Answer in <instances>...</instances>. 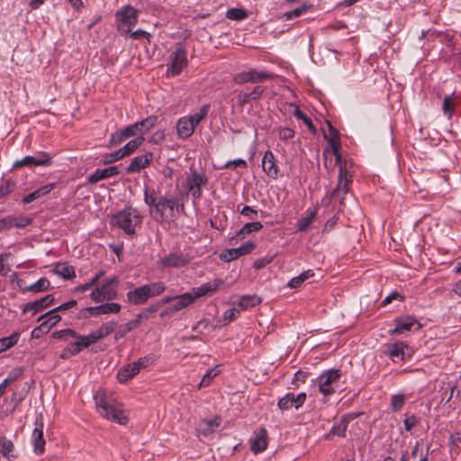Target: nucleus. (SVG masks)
Instances as JSON below:
<instances>
[{
	"label": "nucleus",
	"instance_id": "1",
	"mask_svg": "<svg viewBox=\"0 0 461 461\" xmlns=\"http://www.w3.org/2000/svg\"><path fill=\"white\" fill-rule=\"evenodd\" d=\"M94 400L96 411L103 418L121 425L128 422L122 404L112 392L100 388L94 394Z\"/></svg>",
	"mask_w": 461,
	"mask_h": 461
},
{
	"label": "nucleus",
	"instance_id": "2",
	"mask_svg": "<svg viewBox=\"0 0 461 461\" xmlns=\"http://www.w3.org/2000/svg\"><path fill=\"white\" fill-rule=\"evenodd\" d=\"M112 222L126 234L133 235L142 222V216L137 209L126 207L113 215Z\"/></svg>",
	"mask_w": 461,
	"mask_h": 461
},
{
	"label": "nucleus",
	"instance_id": "3",
	"mask_svg": "<svg viewBox=\"0 0 461 461\" xmlns=\"http://www.w3.org/2000/svg\"><path fill=\"white\" fill-rule=\"evenodd\" d=\"M176 200L174 197L161 196L155 209H150V215L158 222L173 221L176 218L175 207Z\"/></svg>",
	"mask_w": 461,
	"mask_h": 461
},
{
	"label": "nucleus",
	"instance_id": "4",
	"mask_svg": "<svg viewBox=\"0 0 461 461\" xmlns=\"http://www.w3.org/2000/svg\"><path fill=\"white\" fill-rule=\"evenodd\" d=\"M118 277L111 276L106 278L101 286H96L92 290L90 298L95 303L110 302L117 298L118 292L116 286L118 285Z\"/></svg>",
	"mask_w": 461,
	"mask_h": 461
},
{
	"label": "nucleus",
	"instance_id": "5",
	"mask_svg": "<svg viewBox=\"0 0 461 461\" xmlns=\"http://www.w3.org/2000/svg\"><path fill=\"white\" fill-rule=\"evenodd\" d=\"M336 165L339 166V178L336 188L332 191V197L339 199L340 203L343 202L344 196L348 194V185L352 181V176L348 173L342 163L341 154L335 155Z\"/></svg>",
	"mask_w": 461,
	"mask_h": 461
},
{
	"label": "nucleus",
	"instance_id": "6",
	"mask_svg": "<svg viewBox=\"0 0 461 461\" xmlns=\"http://www.w3.org/2000/svg\"><path fill=\"white\" fill-rule=\"evenodd\" d=\"M52 164L51 156L46 152H37L33 156H26L22 159L16 160L14 163V168L22 167H48Z\"/></svg>",
	"mask_w": 461,
	"mask_h": 461
},
{
	"label": "nucleus",
	"instance_id": "7",
	"mask_svg": "<svg viewBox=\"0 0 461 461\" xmlns=\"http://www.w3.org/2000/svg\"><path fill=\"white\" fill-rule=\"evenodd\" d=\"M186 65V51L182 47H177L169 57L167 75L170 77L177 76Z\"/></svg>",
	"mask_w": 461,
	"mask_h": 461
},
{
	"label": "nucleus",
	"instance_id": "8",
	"mask_svg": "<svg viewBox=\"0 0 461 461\" xmlns=\"http://www.w3.org/2000/svg\"><path fill=\"white\" fill-rule=\"evenodd\" d=\"M208 179L204 173H199L196 170L190 168V174L185 179V185L191 193L192 196L196 199L202 194L201 186L206 185Z\"/></svg>",
	"mask_w": 461,
	"mask_h": 461
},
{
	"label": "nucleus",
	"instance_id": "9",
	"mask_svg": "<svg viewBox=\"0 0 461 461\" xmlns=\"http://www.w3.org/2000/svg\"><path fill=\"white\" fill-rule=\"evenodd\" d=\"M341 373L339 369H330L319 376V389L324 395H330L334 393L333 384L340 377Z\"/></svg>",
	"mask_w": 461,
	"mask_h": 461
},
{
	"label": "nucleus",
	"instance_id": "10",
	"mask_svg": "<svg viewBox=\"0 0 461 461\" xmlns=\"http://www.w3.org/2000/svg\"><path fill=\"white\" fill-rule=\"evenodd\" d=\"M117 21L120 22V27H127L125 32L131 31V27L134 26L138 22V12L137 9L131 5L124 6L121 10L116 12Z\"/></svg>",
	"mask_w": 461,
	"mask_h": 461
},
{
	"label": "nucleus",
	"instance_id": "11",
	"mask_svg": "<svg viewBox=\"0 0 461 461\" xmlns=\"http://www.w3.org/2000/svg\"><path fill=\"white\" fill-rule=\"evenodd\" d=\"M271 77L272 75L265 71L250 69L236 74L233 80L236 84L241 85L245 83H258Z\"/></svg>",
	"mask_w": 461,
	"mask_h": 461
},
{
	"label": "nucleus",
	"instance_id": "12",
	"mask_svg": "<svg viewBox=\"0 0 461 461\" xmlns=\"http://www.w3.org/2000/svg\"><path fill=\"white\" fill-rule=\"evenodd\" d=\"M305 400V393H300L297 395L293 393H288L278 401L277 405L278 408L282 411H287L292 407L298 409L304 403Z\"/></svg>",
	"mask_w": 461,
	"mask_h": 461
},
{
	"label": "nucleus",
	"instance_id": "13",
	"mask_svg": "<svg viewBox=\"0 0 461 461\" xmlns=\"http://www.w3.org/2000/svg\"><path fill=\"white\" fill-rule=\"evenodd\" d=\"M32 443L36 455L43 454L46 442L43 438V421L41 418H37L35 420V428L32 434Z\"/></svg>",
	"mask_w": 461,
	"mask_h": 461
},
{
	"label": "nucleus",
	"instance_id": "14",
	"mask_svg": "<svg viewBox=\"0 0 461 461\" xmlns=\"http://www.w3.org/2000/svg\"><path fill=\"white\" fill-rule=\"evenodd\" d=\"M190 262V258L182 252L170 253L164 257L159 264L163 268L167 267H183Z\"/></svg>",
	"mask_w": 461,
	"mask_h": 461
},
{
	"label": "nucleus",
	"instance_id": "15",
	"mask_svg": "<svg viewBox=\"0 0 461 461\" xmlns=\"http://www.w3.org/2000/svg\"><path fill=\"white\" fill-rule=\"evenodd\" d=\"M32 222V219L29 217H16L8 215L5 218L0 219V232L9 230L13 227L24 228Z\"/></svg>",
	"mask_w": 461,
	"mask_h": 461
},
{
	"label": "nucleus",
	"instance_id": "16",
	"mask_svg": "<svg viewBox=\"0 0 461 461\" xmlns=\"http://www.w3.org/2000/svg\"><path fill=\"white\" fill-rule=\"evenodd\" d=\"M222 284L223 281L221 279H213L211 282L204 283L202 285L194 288L193 294L195 296V299L206 295H212L220 288Z\"/></svg>",
	"mask_w": 461,
	"mask_h": 461
},
{
	"label": "nucleus",
	"instance_id": "17",
	"mask_svg": "<svg viewBox=\"0 0 461 461\" xmlns=\"http://www.w3.org/2000/svg\"><path fill=\"white\" fill-rule=\"evenodd\" d=\"M153 158L152 153H145L131 159L130 165L126 168L128 174L140 172L141 169L147 167L151 162Z\"/></svg>",
	"mask_w": 461,
	"mask_h": 461
},
{
	"label": "nucleus",
	"instance_id": "18",
	"mask_svg": "<svg viewBox=\"0 0 461 461\" xmlns=\"http://www.w3.org/2000/svg\"><path fill=\"white\" fill-rule=\"evenodd\" d=\"M262 167L264 172L270 177L276 179L278 176V167L276 164V158L274 154L267 150L265 152L262 159Z\"/></svg>",
	"mask_w": 461,
	"mask_h": 461
},
{
	"label": "nucleus",
	"instance_id": "19",
	"mask_svg": "<svg viewBox=\"0 0 461 461\" xmlns=\"http://www.w3.org/2000/svg\"><path fill=\"white\" fill-rule=\"evenodd\" d=\"M53 302L54 296L52 294H48L40 300L27 303L23 307V312L25 313L28 312H32V314H36L39 312L45 309L46 307H48L49 305H50Z\"/></svg>",
	"mask_w": 461,
	"mask_h": 461
},
{
	"label": "nucleus",
	"instance_id": "20",
	"mask_svg": "<svg viewBox=\"0 0 461 461\" xmlns=\"http://www.w3.org/2000/svg\"><path fill=\"white\" fill-rule=\"evenodd\" d=\"M407 348V345L399 341L386 345L384 354L391 357L393 360L395 358L403 360L405 358V349Z\"/></svg>",
	"mask_w": 461,
	"mask_h": 461
},
{
	"label": "nucleus",
	"instance_id": "21",
	"mask_svg": "<svg viewBox=\"0 0 461 461\" xmlns=\"http://www.w3.org/2000/svg\"><path fill=\"white\" fill-rule=\"evenodd\" d=\"M136 135H138V126L133 123L113 134L110 143L111 145L116 146L126 139Z\"/></svg>",
	"mask_w": 461,
	"mask_h": 461
},
{
	"label": "nucleus",
	"instance_id": "22",
	"mask_svg": "<svg viewBox=\"0 0 461 461\" xmlns=\"http://www.w3.org/2000/svg\"><path fill=\"white\" fill-rule=\"evenodd\" d=\"M195 301V296H194L191 293H185L178 296L173 297L174 303L170 307L171 312H179L189 305H191Z\"/></svg>",
	"mask_w": 461,
	"mask_h": 461
},
{
	"label": "nucleus",
	"instance_id": "23",
	"mask_svg": "<svg viewBox=\"0 0 461 461\" xmlns=\"http://www.w3.org/2000/svg\"><path fill=\"white\" fill-rule=\"evenodd\" d=\"M127 301L131 304H142L147 302L149 298L146 290L145 285L139 286L127 293Z\"/></svg>",
	"mask_w": 461,
	"mask_h": 461
},
{
	"label": "nucleus",
	"instance_id": "24",
	"mask_svg": "<svg viewBox=\"0 0 461 461\" xmlns=\"http://www.w3.org/2000/svg\"><path fill=\"white\" fill-rule=\"evenodd\" d=\"M267 447V432L260 429L251 438V450L255 453L264 451Z\"/></svg>",
	"mask_w": 461,
	"mask_h": 461
},
{
	"label": "nucleus",
	"instance_id": "25",
	"mask_svg": "<svg viewBox=\"0 0 461 461\" xmlns=\"http://www.w3.org/2000/svg\"><path fill=\"white\" fill-rule=\"evenodd\" d=\"M396 326L390 331L391 334H401L404 331H408L416 323V320L412 316H404L396 318L394 320Z\"/></svg>",
	"mask_w": 461,
	"mask_h": 461
},
{
	"label": "nucleus",
	"instance_id": "26",
	"mask_svg": "<svg viewBox=\"0 0 461 461\" xmlns=\"http://www.w3.org/2000/svg\"><path fill=\"white\" fill-rule=\"evenodd\" d=\"M119 174L118 167L112 166L105 167L104 169H96L94 174L89 176L88 182L91 184L97 183L102 179L108 178L113 176H116Z\"/></svg>",
	"mask_w": 461,
	"mask_h": 461
},
{
	"label": "nucleus",
	"instance_id": "27",
	"mask_svg": "<svg viewBox=\"0 0 461 461\" xmlns=\"http://www.w3.org/2000/svg\"><path fill=\"white\" fill-rule=\"evenodd\" d=\"M143 318H144L143 312L138 313L134 320L128 321L127 323L124 324L122 329H121L115 332L114 339L117 341L120 339L123 338L130 331L138 328Z\"/></svg>",
	"mask_w": 461,
	"mask_h": 461
},
{
	"label": "nucleus",
	"instance_id": "28",
	"mask_svg": "<svg viewBox=\"0 0 461 461\" xmlns=\"http://www.w3.org/2000/svg\"><path fill=\"white\" fill-rule=\"evenodd\" d=\"M194 128L187 116L180 118L177 122L176 131L179 138L187 139L194 133Z\"/></svg>",
	"mask_w": 461,
	"mask_h": 461
},
{
	"label": "nucleus",
	"instance_id": "29",
	"mask_svg": "<svg viewBox=\"0 0 461 461\" xmlns=\"http://www.w3.org/2000/svg\"><path fill=\"white\" fill-rule=\"evenodd\" d=\"M98 340L99 339L95 332L93 331L88 335L77 334V339L73 343L78 348V352L80 353L84 348L90 347L91 345L96 343Z\"/></svg>",
	"mask_w": 461,
	"mask_h": 461
},
{
	"label": "nucleus",
	"instance_id": "30",
	"mask_svg": "<svg viewBox=\"0 0 461 461\" xmlns=\"http://www.w3.org/2000/svg\"><path fill=\"white\" fill-rule=\"evenodd\" d=\"M54 188V184H48L40 187L39 189L28 194L23 199L24 203H30L44 195L49 194Z\"/></svg>",
	"mask_w": 461,
	"mask_h": 461
},
{
	"label": "nucleus",
	"instance_id": "31",
	"mask_svg": "<svg viewBox=\"0 0 461 461\" xmlns=\"http://www.w3.org/2000/svg\"><path fill=\"white\" fill-rule=\"evenodd\" d=\"M140 371L138 370L137 365H133L132 363L122 367L118 374L117 378L120 383H125L129 379H131L133 376L138 375Z\"/></svg>",
	"mask_w": 461,
	"mask_h": 461
},
{
	"label": "nucleus",
	"instance_id": "32",
	"mask_svg": "<svg viewBox=\"0 0 461 461\" xmlns=\"http://www.w3.org/2000/svg\"><path fill=\"white\" fill-rule=\"evenodd\" d=\"M23 373L22 367L13 369L8 376L0 384V398L5 393L8 384L16 381Z\"/></svg>",
	"mask_w": 461,
	"mask_h": 461
},
{
	"label": "nucleus",
	"instance_id": "33",
	"mask_svg": "<svg viewBox=\"0 0 461 461\" xmlns=\"http://www.w3.org/2000/svg\"><path fill=\"white\" fill-rule=\"evenodd\" d=\"M14 445L13 441L5 436L0 437V454L4 457L10 459V458L15 456L14 455Z\"/></svg>",
	"mask_w": 461,
	"mask_h": 461
},
{
	"label": "nucleus",
	"instance_id": "34",
	"mask_svg": "<svg viewBox=\"0 0 461 461\" xmlns=\"http://www.w3.org/2000/svg\"><path fill=\"white\" fill-rule=\"evenodd\" d=\"M54 272L65 279H71L76 276L75 268L66 263H59L54 267Z\"/></svg>",
	"mask_w": 461,
	"mask_h": 461
},
{
	"label": "nucleus",
	"instance_id": "35",
	"mask_svg": "<svg viewBox=\"0 0 461 461\" xmlns=\"http://www.w3.org/2000/svg\"><path fill=\"white\" fill-rule=\"evenodd\" d=\"M263 228V224L259 221L248 222L237 232L238 239H244L247 235L258 231Z\"/></svg>",
	"mask_w": 461,
	"mask_h": 461
},
{
	"label": "nucleus",
	"instance_id": "36",
	"mask_svg": "<svg viewBox=\"0 0 461 461\" xmlns=\"http://www.w3.org/2000/svg\"><path fill=\"white\" fill-rule=\"evenodd\" d=\"M220 426V419L214 418L212 420H203L199 425V431L204 435L212 434L216 428Z\"/></svg>",
	"mask_w": 461,
	"mask_h": 461
},
{
	"label": "nucleus",
	"instance_id": "37",
	"mask_svg": "<svg viewBox=\"0 0 461 461\" xmlns=\"http://www.w3.org/2000/svg\"><path fill=\"white\" fill-rule=\"evenodd\" d=\"M158 122V117L155 115H151L147 117L146 119L137 122L134 124L138 126V134H145L151 128H153Z\"/></svg>",
	"mask_w": 461,
	"mask_h": 461
},
{
	"label": "nucleus",
	"instance_id": "38",
	"mask_svg": "<svg viewBox=\"0 0 461 461\" xmlns=\"http://www.w3.org/2000/svg\"><path fill=\"white\" fill-rule=\"evenodd\" d=\"M60 320H61V317L57 314V312H52V310L41 315L38 318V321L46 323L49 330H50L53 326H55Z\"/></svg>",
	"mask_w": 461,
	"mask_h": 461
},
{
	"label": "nucleus",
	"instance_id": "39",
	"mask_svg": "<svg viewBox=\"0 0 461 461\" xmlns=\"http://www.w3.org/2000/svg\"><path fill=\"white\" fill-rule=\"evenodd\" d=\"M261 303V299L257 295H243L240 297L238 305L240 310H247L250 307L258 305Z\"/></svg>",
	"mask_w": 461,
	"mask_h": 461
},
{
	"label": "nucleus",
	"instance_id": "40",
	"mask_svg": "<svg viewBox=\"0 0 461 461\" xmlns=\"http://www.w3.org/2000/svg\"><path fill=\"white\" fill-rule=\"evenodd\" d=\"M314 276V272L312 269H308L306 271H303L298 276H295L292 278L289 283L288 286L290 288H298L302 285V284L306 281L307 279L312 277Z\"/></svg>",
	"mask_w": 461,
	"mask_h": 461
},
{
	"label": "nucleus",
	"instance_id": "41",
	"mask_svg": "<svg viewBox=\"0 0 461 461\" xmlns=\"http://www.w3.org/2000/svg\"><path fill=\"white\" fill-rule=\"evenodd\" d=\"M117 326L115 321H107L103 323L96 330H95L98 339H102L114 331Z\"/></svg>",
	"mask_w": 461,
	"mask_h": 461
},
{
	"label": "nucleus",
	"instance_id": "42",
	"mask_svg": "<svg viewBox=\"0 0 461 461\" xmlns=\"http://www.w3.org/2000/svg\"><path fill=\"white\" fill-rule=\"evenodd\" d=\"M122 306L117 303H103L98 305L99 315L104 314H116L121 312Z\"/></svg>",
	"mask_w": 461,
	"mask_h": 461
},
{
	"label": "nucleus",
	"instance_id": "43",
	"mask_svg": "<svg viewBox=\"0 0 461 461\" xmlns=\"http://www.w3.org/2000/svg\"><path fill=\"white\" fill-rule=\"evenodd\" d=\"M143 141L144 138L141 136L130 140L125 146L121 148V150L123 152V156L126 157L133 153L143 143Z\"/></svg>",
	"mask_w": 461,
	"mask_h": 461
},
{
	"label": "nucleus",
	"instance_id": "44",
	"mask_svg": "<svg viewBox=\"0 0 461 461\" xmlns=\"http://www.w3.org/2000/svg\"><path fill=\"white\" fill-rule=\"evenodd\" d=\"M50 286V281L47 278L42 277V278L39 279L37 282H35L34 284L24 288V290L31 291L33 293H40V292H44V291L49 290Z\"/></svg>",
	"mask_w": 461,
	"mask_h": 461
},
{
	"label": "nucleus",
	"instance_id": "45",
	"mask_svg": "<svg viewBox=\"0 0 461 461\" xmlns=\"http://www.w3.org/2000/svg\"><path fill=\"white\" fill-rule=\"evenodd\" d=\"M294 110L293 112V114L298 119V120H302L305 125L308 127V129L310 130V131H312V133H315L316 132V128L315 126L313 125L312 120L307 117L300 109L297 105H294V104H291Z\"/></svg>",
	"mask_w": 461,
	"mask_h": 461
},
{
	"label": "nucleus",
	"instance_id": "46",
	"mask_svg": "<svg viewBox=\"0 0 461 461\" xmlns=\"http://www.w3.org/2000/svg\"><path fill=\"white\" fill-rule=\"evenodd\" d=\"M149 298L161 294L165 290L166 286L162 282H156L150 285H144Z\"/></svg>",
	"mask_w": 461,
	"mask_h": 461
},
{
	"label": "nucleus",
	"instance_id": "47",
	"mask_svg": "<svg viewBox=\"0 0 461 461\" xmlns=\"http://www.w3.org/2000/svg\"><path fill=\"white\" fill-rule=\"evenodd\" d=\"M209 108V104H204L197 113L187 116V118L191 121L193 125L196 127L207 116Z\"/></svg>",
	"mask_w": 461,
	"mask_h": 461
},
{
	"label": "nucleus",
	"instance_id": "48",
	"mask_svg": "<svg viewBox=\"0 0 461 461\" xmlns=\"http://www.w3.org/2000/svg\"><path fill=\"white\" fill-rule=\"evenodd\" d=\"M348 428V418L342 417L341 420L334 424L330 429V433L338 435L339 437H346V430Z\"/></svg>",
	"mask_w": 461,
	"mask_h": 461
},
{
	"label": "nucleus",
	"instance_id": "49",
	"mask_svg": "<svg viewBox=\"0 0 461 461\" xmlns=\"http://www.w3.org/2000/svg\"><path fill=\"white\" fill-rule=\"evenodd\" d=\"M315 212H310L306 217L300 219L297 221V227L300 231H306L308 227L312 223L315 219Z\"/></svg>",
	"mask_w": 461,
	"mask_h": 461
},
{
	"label": "nucleus",
	"instance_id": "50",
	"mask_svg": "<svg viewBox=\"0 0 461 461\" xmlns=\"http://www.w3.org/2000/svg\"><path fill=\"white\" fill-rule=\"evenodd\" d=\"M226 17L230 20L240 21L247 17V13L241 8H231L227 11Z\"/></svg>",
	"mask_w": 461,
	"mask_h": 461
},
{
	"label": "nucleus",
	"instance_id": "51",
	"mask_svg": "<svg viewBox=\"0 0 461 461\" xmlns=\"http://www.w3.org/2000/svg\"><path fill=\"white\" fill-rule=\"evenodd\" d=\"M220 373V370L217 367L209 369L203 376L202 381L199 384V388L203 386H208L212 379L217 376Z\"/></svg>",
	"mask_w": 461,
	"mask_h": 461
},
{
	"label": "nucleus",
	"instance_id": "52",
	"mask_svg": "<svg viewBox=\"0 0 461 461\" xmlns=\"http://www.w3.org/2000/svg\"><path fill=\"white\" fill-rule=\"evenodd\" d=\"M77 334L78 333L71 329H66L53 332L52 336L56 339H64L65 340H69L70 339L76 340Z\"/></svg>",
	"mask_w": 461,
	"mask_h": 461
},
{
	"label": "nucleus",
	"instance_id": "53",
	"mask_svg": "<svg viewBox=\"0 0 461 461\" xmlns=\"http://www.w3.org/2000/svg\"><path fill=\"white\" fill-rule=\"evenodd\" d=\"M442 109L444 113L450 119L455 112V104L451 95L444 98Z\"/></svg>",
	"mask_w": 461,
	"mask_h": 461
},
{
	"label": "nucleus",
	"instance_id": "54",
	"mask_svg": "<svg viewBox=\"0 0 461 461\" xmlns=\"http://www.w3.org/2000/svg\"><path fill=\"white\" fill-rule=\"evenodd\" d=\"M122 158H124L123 152L121 150V149H119L118 150H116L113 153L106 154L104 157L103 163L105 165L111 164V163H113L115 161L122 159Z\"/></svg>",
	"mask_w": 461,
	"mask_h": 461
},
{
	"label": "nucleus",
	"instance_id": "55",
	"mask_svg": "<svg viewBox=\"0 0 461 461\" xmlns=\"http://www.w3.org/2000/svg\"><path fill=\"white\" fill-rule=\"evenodd\" d=\"M158 198L156 196V192L152 190L149 192L147 189L144 191V202L146 204L149 205L151 209L156 208V204L158 203Z\"/></svg>",
	"mask_w": 461,
	"mask_h": 461
},
{
	"label": "nucleus",
	"instance_id": "56",
	"mask_svg": "<svg viewBox=\"0 0 461 461\" xmlns=\"http://www.w3.org/2000/svg\"><path fill=\"white\" fill-rule=\"evenodd\" d=\"M255 248H256L255 243H253L251 241H248V242L242 244L241 246H240L239 248H235V249L237 251V255L239 258L240 256L249 254Z\"/></svg>",
	"mask_w": 461,
	"mask_h": 461
},
{
	"label": "nucleus",
	"instance_id": "57",
	"mask_svg": "<svg viewBox=\"0 0 461 461\" xmlns=\"http://www.w3.org/2000/svg\"><path fill=\"white\" fill-rule=\"evenodd\" d=\"M240 314V309L231 308L225 311L222 316V320L224 321L223 325L228 324L229 322L235 320Z\"/></svg>",
	"mask_w": 461,
	"mask_h": 461
},
{
	"label": "nucleus",
	"instance_id": "58",
	"mask_svg": "<svg viewBox=\"0 0 461 461\" xmlns=\"http://www.w3.org/2000/svg\"><path fill=\"white\" fill-rule=\"evenodd\" d=\"M79 354L78 352V348L74 345V343H70L67 348H65L61 354H60V357L62 359H68L70 357L72 356H76Z\"/></svg>",
	"mask_w": 461,
	"mask_h": 461
},
{
	"label": "nucleus",
	"instance_id": "59",
	"mask_svg": "<svg viewBox=\"0 0 461 461\" xmlns=\"http://www.w3.org/2000/svg\"><path fill=\"white\" fill-rule=\"evenodd\" d=\"M404 395L403 394H395V395H393L392 396V402H391V405H392V409L393 411H398L400 410L403 403H404Z\"/></svg>",
	"mask_w": 461,
	"mask_h": 461
},
{
	"label": "nucleus",
	"instance_id": "60",
	"mask_svg": "<svg viewBox=\"0 0 461 461\" xmlns=\"http://www.w3.org/2000/svg\"><path fill=\"white\" fill-rule=\"evenodd\" d=\"M279 139L282 140H288L294 137V131L291 128H280L278 131Z\"/></svg>",
	"mask_w": 461,
	"mask_h": 461
},
{
	"label": "nucleus",
	"instance_id": "61",
	"mask_svg": "<svg viewBox=\"0 0 461 461\" xmlns=\"http://www.w3.org/2000/svg\"><path fill=\"white\" fill-rule=\"evenodd\" d=\"M49 331H50V330L48 329V326L46 325V323L41 322V324L38 327H36L32 330V338L38 339Z\"/></svg>",
	"mask_w": 461,
	"mask_h": 461
},
{
	"label": "nucleus",
	"instance_id": "62",
	"mask_svg": "<svg viewBox=\"0 0 461 461\" xmlns=\"http://www.w3.org/2000/svg\"><path fill=\"white\" fill-rule=\"evenodd\" d=\"M329 133L324 132V138L328 142L334 140H339V133L337 130L328 122Z\"/></svg>",
	"mask_w": 461,
	"mask_h": 461
},
{
	"label": "nucleus",
	"instance_id": "63",
	"mask_svg": "<svg viewBox=\"0 0 461 461\" xmlns=\"http://www.w3.org/2000/svg\"><path fill=\"white\" fill-rule=\"evenodd\" d=\"M238 258L237 251L235 249H227L221 255V259L223 261L230 262L231 260H234Z\"/></svg>",
	"mask_w": 461,
	"mask_h": 461
},
{
	"label": "nucleus",
	"instance_id": "64",
	"mask_svg": "<svg viewBox=\"0 0 461 461\" xmlns=\"http://www.w3.org/2000/svg\"><path fill=\"white\" fill-rule=\"evenodd\" d=\"M240 213L250 220H254L258 216V211L254 210L252 207L249 205H245Z\"/></svg>",
	"mask_w": 461,
	"mask_h": 461
}]
</instances>
